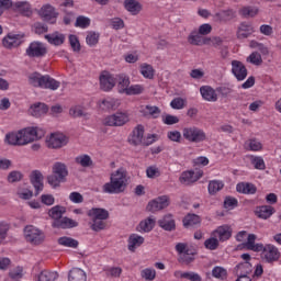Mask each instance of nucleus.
<instances>
[{"mask_svg": "<svg viewBox=\"0 0 281 281\" xmlns=\"http://www.w3.org/2000/svg\"><path fill=\"white\" fill-rule=\"evenodd\" d=\"M128 188V171L124 167L111 173L110 182L103 186L105 194H122Z\"/></svg>", "mask_w": 281, "mask_h": 281, "instance_id": "1", "label": "nucleus"}, {"mask_svg": "<svg viewBox=\"0 0 281 281\" xmlns=\"http://www.w3.org/2000/svg\"><path fill=\"white\" fill-rule=\"evenodd\" d=\"M88 216L90 218V229L92 232H102L106 229V221L109 218V211L105 209L92 207L88 211Z\"/></svg>", "mask_w": 281, "mask_h": 281, "instance_id": "2", "label": "nucleus"}, {"mask_svg": "<svg viewBox=\"0 0 281 281\" xmlns=\"http://www.w3.org/2000/svg\"><path fill=\"white\" fill-rule=\"evenodd\" d=\"M69 177V169L65 162H55L53 165V175L47 176V183L52 188H60V183H65Z\"/></svg>", "mask_w": 281, "mask_h": 281, "instance_id": "3", "label": "nucleus"}, {"mask_svg": "<svg viewBox=\"0 0 281 281\" xmlns=\"http://www.w3.org/2000/svg\"><path fill=\"white\" fill-rule=\"evenodd\" d=\"M29 82L32 87H41V89H50V91H56L60 87V81L52 78L49 75L42 76L38 72H33L29 77Z\"/></svg>", "mask_w": 281, "mask_h": 281, "instance_id": "4", "label": "nucleus"}, {"mask_svg": "<svg viewBox=\"0 0 281 281\" xmlns=\"http://www.w3.org/2000/svg\"><path fill=\"white\" fill-rule=\"evenodd\" d=\"M176 251L179 254L178 262L180 265H192L196 260L199 251L187 243H178L176 245Z\"/></svg>", "mask_w": 281, "mask_h": 281, "instance_id": "5", "label": "nucleus"}, {"mask_svg": "<svg viewBox=\"0 0 281 281\" xmlns=\"http://www.w3.org/2000/svg\"><path fill=\"white\" fill-rule=\"evenodd\" d=\"M18 133L20 136V146H25L31 144V142L41 139L45 136V131L38 127H25Z\"/></svg>", "mask_w": 281, "mask_h": 281, "instance_id": "6", "label": "nucleus"}, {"mask_svg": "<svg viewBox=\"0 0 281 281\" xmlns=\"http://www.w3.org/2000/svg\"><path fill=\"white\" fill-rule=\"evenodd\" d=\"M182 135L184 139L192 142L193 144H201V142L207 139L205 132L196 126L184 127L182 130Z\"/></svg>", "mask_w": 281, "mask_h": 281, "instance_id": "7", "label": "nucleus"}, {"mask_svg": "<svg viewBox=\"0 0 281 281\" xmlns=\"http://www.w3.org/2000/svg\"><path fill=\"white\" fill-rule=\"evenodd\" d=\"M24 237L27 243H31V245H41L45 240V234L43 231L34 226H26L24 228Z\"/></svg>", "mask_w": 281, "mask_h": 281, "instance_id": "8", "label": "nucleus"}, {"mask_svg": "<svg viewBox=\"0 0 281 281\" xmlns=\"http://www.w3.org/2000/svg\"><path fill=\"white\" fill-rule=\"evenodd\" d=\"M29 58H43L47 56V46L43 42H32L26 48Z\"/></svg>", "mask_w": 281, "mask_h": 281, "instance_id": "9", "label": "nucleus"}, {"mask_svg": "<svg viewBox=\"0 0 281 281\" xmlns=\"http://www.w3.org/2000/svg\"><path fill=\"white\" fill-rule=\"evenodd\" d=\"M128 120V114L124 112H116L110 116H106L103 124L104 126H124Z\"/></svg>", "mask_w": 281, "mask_h": 281, "instance_id": "10", "label": "nucleus"}, {"mask_svg": "<svg viewBox=\"0 0 281 281\" xmlns=\"http://www.w3.org/2000/svg\"><path fill=\"white\" fill-rule=\"evenodd\" d=\"M201 177H203L202 170H199L196 172L194 170H187L180 175L179 182L182 186H193V183H196V181H199Z\"/></svg>", "mask_w": 281, "mask_h": 281, "instance_id": "11", "label": "nucleus"}, {"mask_svg": "<svg viewBox=\"0 0 281 281\" xmlns=\"http://www.w3.org/2000/svg\"><path fill=\"white\" fill-rule=\"evenodd\" d=\"M170 205V198L168 195H161L156 198L155 200H151L147 204V212H159V210H166Z\"/></svg>", "mask_w": 281, "mask_h": 281, "instance_id": "12", "label": "nucleus"}, {"mask_svg": "<svg viewBox=\"0 0 281 281\" xmlns=\"http://www.w3.org/2000/svg\"><path fill=\"white\" fill-rule=\"evenodd\" d=\"M99 81L101 91H111L115 87V77L106 70L101 72Z\"/></svg>", "mask_w": 281, "mask_h": 281, "instance_id": "13", "label": "nucleus"}, {"mask_svg": "<svg viewBox=\"0 0 281 281\" xmlns=\"http://www.w3.org/2000/svg\"><path fill=\"white\" fill-rule=\"evenodd\" d=\"M232 74L240 82L247 78L248 70L243 61L235 59L232 61Z\"/></svg>", "mask_w": 281, "mask_h": 281, "instance_id": "14", "label": "nucleus"}, {"mask_svg": "<svg viewBox=\"0 0 281 281\" xmlns=\"http://www.w3.org/2000/svg\"><path fill=\"white\" fill-rule=\"evenodd\" d=\"M43 172L40 170H33L30 175L31 184L33 188H35V196H38V194H41L45 188V184H43Z\"/></svg>", "mask_w": 281, "mask_h": 281, "instance_id": "15", "label": "nucleus"}, {"mask_svg": "<svg viewBox=\"0 0 281 281\" xmlns=\"http://www.w3.org/2000/svg\"><path fill=\"white\" fill-rule=\"evenodd\" d=\"M261 251L265 260L268 262H277V260H280V250L271 244L263 246Z\"/></svg>", "mask_w": 281, "mask_h": 281, "instance_id": "16", "label": "nucleus"}, {"mask_svg": "<svg viewBox=\"0 0 281 281\" xmlns=\"http://www.w3.org/2000/svg\"><path fill=\"white\" fill-rule=\"evenodd\" d=\"M23 43V35L9 33L3 40L2 45L7 49H13V47H19Z\"/></svg>", "mask_w": 281, "mask_h": 281, "instance_id": "17", "label": "nucleus"}, {"mask_svg": "<svg viewBox=\"0 0 281 281\" xmlns=\"http://www.w3.org/2000/svg\"><path fill=\"white\" fill-rule=\"evenodd\" d=\"M212 41V37H203L202 34L198 31H193L188 36V42L190 45H195L198 47H201L202 45H210V42Z\"/></svg>", "mask_w": 281, "mask_h": 281, "instance_id": "18", "label": "nucleus"}, {"mask_svg": "<svg viewBox=\"0 0 281 281\" xmlns=\"http://www.w3.org/2000/svg\"><path fill=\"white\" fill-rule=\"evenodd\" d=\"M69 139L67 136L63 134H53L47 142V146L49 148H63V146H67Z\"/></svg>", "mask_w": 281, "mask_h": 281, "instance_id": "19", "label": "nucleus"}, {"mask_svg": "<svg viewBox=\"0 0 281 281\" xmlns=\"http://www.w3.org/2000/svg\"><path fill=\"white\" fill-rule=\"evenodd\" d=\"M159 227L165 232H175L177 229V223L172 214H167L158 221Z\"/></svg>", "mask_w": 281, "mask_h": 281, "instance_id": "20", "label": "nucleus"}, {"mask_svg": "<svg viewBox=\"0 0 281 281\" xmlns=\"http://www.w3.org/2000/svg\"><path fill=\"white\" fill-rule=\"evenodd\" d=\"M52 227L55 229H71L74 227H78V222L69 217H61L60 220L54 221L52 223Z\"/></svg>", "mask_w": 281, "mask_h": 281, "instance_id": "21", "label": "nucleus"}, {"mask_svg": "<svg viewBox=\"0 0 281 281\" xmlns=\"http://www.w3.org/2000/svg\"><path fill=\"white\" fill-rule=\"evenodd\" d=\"M216 89L212 88V86H202L200 88V93L206 102H217L218 94L216 93Z\"/></svg>", "mask_w": 281, "mask_h": 281, "instance_id": "22", "label": "nucleus"}, {"mask_svg": "<svg viewBox=\"0 0 281 281\" xmlns=\"http://www.w3.org/2000/svg\"><path fill=\"white\" fill-rule=\"evenodd\" d=\"M256 234H249L247 241L241 244V247L244 249H247L248 251H262L263 245L262 244H256Z\"/></svg>", "mask_w": 281, "mask_h": 281, "instance_id": "23", "label": "nucleus"}, {"mask_svg": "<svg viewBox=\"0 0 281 281\" xmlns=\"http://www.w3.org/2000/svg\"><path fill=\"white\" fill-rule=\"evenodd\" d=\"M254 33V26L251 23L243 22L239 24L237 30V38L243 41L244 38H249Z\"/></svg>", "mask_w": 281, "mask_h": 281, "instance_id": "24", "label": "nucleus"}, {"mask_svg": "<svg viewBox=\"0 0 281 281\" xmlns=\"http://www.w3.org/2000/svg\"><path fill=\"white\" fill-rule=\"evenodd\" d=\"M40 16L44 21H52V19H56L58 13H56V9L52 4H45L40 10Z\"/></svg>", "mask_w": 281, "mask_h": 281, "instance_id": "25", "label": "nucleus"}, {"mask_svg": "<svg viewBox=\"0 0 281 281\" xmlns=\"http://www.w3.org/2000/svg\"><path fill=\"white\" fill-rule=\"evenodd\" d=\"M236 191L239 192V194H256V192H258V188L256 184L250 182H239L236 186Z\"/></svg>", "mask_w": 281, "mask_h": 281, "instance_id": "26", "label": "nucleus"}, {"mask_svg": "<svg viewBox=\"0 0 281 281\" xmlns=\"http://www.w3.org/2000/svg\"><path fill=\"white\" fill-rule=\"evenodd\" d=\"M183 227L189 229V227H199L201 225V216L196 214L189 213L182 220Z\"/></svg>", "mask_w": 281, "mask_h": 281, "instance_id": "27", "label": "nucleus"}, {"mask_svg": "<svg viewBox=\"0 0 281 281\" xmlns=\"http://www.w3.org/2000/svg\"><path fill=\"white\" fill-rule=\"evenodd\" d=\"M144 142V125H137L134 131L131 138V144L133 146H139Z\"/></svg>", "mask_w": 281, "mask_h": 281, "instance_id": "28", "label": "nucleus"}, {"mask_svg": "<svg viewBox=\"0 0 281 281\" xmlns=\"http://www.w3.org/2000/svg\"><path fill=\"white\" fill-rule=\"evenodd\" d=\"M236 276L241 278V276H249L254 271V266L249 261H244L235 267Z\"/></svg>", "mask_w": 281, "mask_h": 281, "instance_id": "29", "label": "nucleus"}, {"mask_svg": "<svg viewBox=\"0 0 281 281\" xmlns=\"http://www.w3.org/2000/svg\"><path fill=\"white\" fill-rule=\"evenodd\" d=\"M124 8L127 12H131L133 16H137V14L142 12V3L137 0H125Z\"/></svg>", "mask_w": 281, "mask_h": 281, "instance_id": "30", "label": "nucleus"}, {"mask_svg": "<svg viewBox=\"0 0 281 281\" xmlns=\"http://www.w3.org/2000/svg\"><path fill=\"white\" fill-rule=\"evenodd\" d=\"M142 245H144V237L139 236L137 234H132L128 237V246L127 249L130 251L135 252V249H137V247H142Z\"/></svg>", "mask_w": 281, "mask_h": 281, "instance_id": "31", "label": "nucleus"}, {"mask_svg": "<svg viewBox=\"0 0 281 281\" xmlns=\"http://www.w3.org/2000/svg\"><path fill=\"white\" fill-rule=\"evenodd\" d=\"M69 281H87V273L80 268H72L68 273Z\"/></svg>", "mask_w": 281, "mask_h": 281, "instance_id": "32", "label": "nucleus"}, {"mask_svg": "<svg viewBox=\"0 0 281 281\" xmlns=\"http://www.w3.org/2000/svg\"><path fill=\"white\" fill-rule=\"evenodd\" d=\"M47 111H49V106L45 103L38 102L31 105V115H33V117H41V115H45Z\"/></svg>", "mask_w": 281, "mask_h": 281, "instance_id": "33", "label": "nucleus"}, {"mask_svg": "<svg viewBox=\"0 0 281 281\" xmlns=\"http://www.w3.org/2000/svg\"><path fill=\"white\" fill-rule=\"evenodd\" d=\"M214 234H216V237L222 243H225V240H229L232 238V229L229 226H220Z\"/></svg>", "mask_w": 281, "mask_h": 281, "instance_id": "34", "label": "nucleus"}, {"mask_svg": "<svg viewBox=\"0 0 281 281\" xmlns=\"http://www.w3.org/2000/svg\"><path fill=\"white\" fill-rule=\"evenodd\" d=\"M57 243L61 247H68L70 249H78V246L80 245V243H78L77 239H74V238L68 237V236L59 237L57 239Z\"/></svg>", "mask_w": 281, "mask_h": 281, "instance_id": "35", "label": "nucleus"}, {"mask_svg": "<svg viewBox=\"0 0 281 281\" xmlns=\"http://www.w3.org/2000/svg\"><path fill=\"white\" fill-rule=\"evenodd\" d=\"M273 212H276V209H273V206L271 205H263V206H259L256 211V214L259 218H270L273 215Z\"/></svg>", "mask_w": 281, "mask_h": 281, "instance_id": "36", "label": "nucleus"}, {"mask_svg": "<svg viewBox=\"0 0 281 281\" xmlns=\"http://www.w3.org/2000/svg\"><path fill=\"white\" fill-rule=\"evenodd\" d=\"M13 10L21 12L23 16H32V9L30 8V3L19 1L13 4Z\"/></svg>", "mask_w": 281, "mask_h": 281, "instance_id": "37", "label": "nucleus"}, {"mask_svg": "<svg viewBox=\"0 0 281 281\" xmlns=\"http://www.w3.org/2000/svg\"><path fill=\"white\" fill-rule=\"evenodd\" d=\"M66 212L67 209H65V206L56 205L48 211V216L53 218V221H60V218H63V214Z\"/></svg>", "mask_w": 281, "mask_h": 281, "instance_id": "38", "label": "nucleus"}, {"mask_svg": "<svg viewBox=\"0 0 281 281\" xmlns=\"http://www.w3.org/2000/svg\"><path fill=\"white\" fill-rule=\"evenodd\" d=\"M58 279V272L43 270L37 274L36 281H56Z\"/></svg>", "mask_w": 281, "mask_h": 281, "instance_id": "39", "label": "nucleus"}, {"mask_svg": "<svg viewBox=\"0 0 281 281\" xmlns=\"http://www.w3.org/2000/svg\"><path fill=\"white\" fill-rule=\"evenodd\" d=\"M46 41L50 43V45H63L65 43V35L64 34H58V32L54 34H47L45 35Z\"/></svg>", "mask_w": 281, "mask_h": 281, "instance_id": "40", "label": "nucleus"}, {"mask_svg": "<svg viewBox=\"0 0 281 281\" xmlns=\"http://www.w3.org/2000/svg\"><path fill=\"white\" fill-rule=\"evenodd\" d=\"M103 111H115L120 109V101L115 99L103 100L100 104Z\"/></svg>", "mask_w": 281, "mask_h": 281, "instance_id": "41", "label": "nucleus"}, {"mask_svg": "<svg viewBox=\"0 0 281 281\" xmlns=\"http://www.w3.org/2000/svg\"><path fill=\"white\" fill-rule=\"evenodd\" d=\"M215 16L218 19V21H224V23H226L227 21H232V19H236V11L223 10L216 13Z\"/></svg>", "mask_w": 281, "mask_h": 281, "instance_id": "42", "label": "nucleus"}, {"mask_svg": "<svg viewBox=\"0 0 281 281\" xmlns=\"http://www.w3.org/2000/svg\"><path fill=\"white\" fill-rule=\"evenodd\" d=\"M140 74L147 78V80H153V78H155V68H153V65L150 64H142Z\"/></svg>", "mask_w": 281, "mask_h": 281, "instance_id": "43", "label": "nucleus"}, {"mask_svg": "<svg viewBox=\"0 0 281 281\" xmlns=\"http://www.w3.org/2000/svg\"><path fill=\"white\" fill-rule=\"evenodd\" d=\"M259 10L256 7H244L240 11L239 14L244 16V19H254V16H257Z\"/></svg>", "mask_w": 281, "mask_h": 281, "instance_id": "44", "label": "nucleus"}, {"mask_svg": "<svg viewBox=\"0 0 281 281\" xmlns=\"http://www.w3.org/2000/svg\"><path fill=\"white\" fill-rule=\"evenodd\" d=\"M69 115L71 117H85V120H89V113L85 112L79 105L70 108Z\"/></svg>", "mask_w": 281, "mask_h": 281, "instance_id": "45", "label": "nucleus"}, {"mask_svg": "<svg viewBox=\"0 0 281 281\" xmlns=\"http://www.w3.org/2000/svg\"><path fill=\"white\" fill-rule=\"evenodd\" d=\"M5 142L10 146H21V138L19 132H12L5 135Z\"/></svg>", "mask_w": 281, "mask_h": 281, "instance_id": "46", "label": "nucleus"}, {"mask_svg": "<svg viewBox=\"0 0 281 281\" xmlns=\"http://www.w3.org/2000/svg\"><path fill=\"white\" fill-rule=\"evenodd\" d=\"M76 164H79L82 168H90V166H93V160L91 159V156L85 154L76 158Z\"/></svg>", "mask_w": 281, "mask_h": 281, "instance_id": "47", "label": "nucleus"}, {"mask_svg": "<svg viewBox=\"0 0 281 281\" xmlns=\"http://www.w3.org/2000/svg\"><path fill=\"white\" fill-rule=\"evenodd\" d=\"M155 223H156L155 218L147 217L145 221H142L139 223V227L143 232H146V233L153 232V229L155 228Z\"/></svg>", "mask_w": 281, "mask_h": 281, "instance_id": "48", "label": "nucleus"}, {"mask_svg": "<svg viewBox=\"0 0 281 281\" xmlns=\"http://www.w3.org/2000/svg\"><path fill=\"white\" fill-rule=\"evenodd\" d=\"M225 188L223 181L213 180L209 182V194H216V192H221Z\"/></svg>", "mask_w": 281, "mask_h": 281, "instance_id": "49", "label": "nucleus"}, {"mask_svg": "<svg viewBox=\"0 0 281 281\" xmlns=\"http://www.w3.org/2000/svg\"><path fill=\"white\" fill-rule=\"evenodd\" d=\"M99 41H100V33H95L93 31L89 32L86 37V42H87V45H89V47H95Z\"/></svg>", "mask_w": 281, "mask_h": 281, "instance_id": "50", "label": "nucleus"}, {"mask_svg": "<svg viewBox=\"0 0 281 281\" xmlns=\"http://www.w3.org/2000/svg\"><path fill=\"white\" fill-rule=\"evenodd\" d=\"M250 162L256 170H265L267 168L265 165V159L260 156H250Z\"/></svg>", "mask_w": 281, "mask_h": 281, "instance_id": "51", "label": "nucleus"}, {"mask_svg": "<svg viewBox=\"0 0 281 281\" xmlns=\"http://www.w3.org/2000/svg\"><path fill=\"white\" fill-rule=\"evenodd\" d=\"M131 86V79L128 77L121 75L119 76V88L120 93H126V89Z\"/></svg>", "mask_w": 281, "mask_h": 281, "instance_id": "52", "label": "nucleus"}, {"mask_svg": "<svg viewBox=\"0 0 281 281\" xmlns=\"http://www.w3.org/2000/svg\"><path fill=\"white\" fill-rule=\"evenodd\" d=\"M247 63H250L251 65H256L257 67H260L262 65V55L258 52H252L248 57H247Z\"/></svg>", "mask_w": 281, "mask_h": 281, "instance_id": "53", "label": "nucleus"}, {"mask_svg": "<svg viewBox=\"0 0 281 281\" xmlns=\"http://www.w3.org/2000/svg\"><path fill=\"white\" fill-rule=\"evenodd\" d=\"M213 278H216L217 280H226L227 279V270L223 267H215L212 270Z\"/></svg>", "mask_w": 281, "mask_h": 281, "instance_id": "54", "label": "nucleus"}, {"mask_svg": "<svg viewBox=\"0 0 281 281\" xmlns=\"http://www.w3.org/2000/svg\"><path fill=\"white\" fill-rule=\"evenodd\" d=\"M89 25H91V19L85 15H79L75 23V27H81V30L89 27Z\"/></svg>", "mask_w": 281, "mask_h": 281, "instance_id": "55", "label": "nucleus"}, {"mask_svg": "<svg viewBox=\"0 0 281 281\" xmlns=\"http://www.w3.org/2000/svg\"><path fill=\"white\" fill-rule=\"evenodd\" d=\"M140 276L144 280L153 281L157 278V272L153 268H146L142 270Z\"/></svg>", "mask_w": 281, "mask_h": 281, "instance_id": "56", "label": "nucleus"}, {"mask_svg": "<svg viewBox=\"0 0 281 281\" xmlns=\"http://www.w3.org/2000/svg\"><path fill=\"white\" fill-rule=\"evenodd\" d=\"M126 95H140L144 93V87L142 85H134L125 89Z\"/></svg>", "mask_w": 281, "mask_h": 281, "instance_id": "57", "label": "nucleus"}, {"mask_svg": "<svg viewBox=\"0 0 281 281\" xmlns=\"http://www.w3.org/2000/svg\"><path fill=\"white\" fill-rule=\"evenodd\" d=\"M216 91L222 98H229L234 93V89L229 86H220L216 88Z\"/></svg>", "mask_w": 281, "mask_h": 281, "instance_id": "58", "label": "nucleus"}, {"mask_svg": "<svg viewBox=\"0 0 281 281\" xmlns=\"http://www.w3.org/2000/svg\"><path fill=\"white\" fill-rule=\"evenodd\" d=\"M218 239L216 237H211L204 241V247L210 249V251L218 249Z\"/></svg>", "mask_w": 281, "mask_h": 281, "instance_id": "59", "label": "nucleus"}, {"mask_svg": "<svg viewBox=\"0 0 281 281\" xmlns=\"http://www.w3.org/2000/svg\"><path fill=\"white\" fill-rule=\"evenodd\" d=\"M180 277L183 278L184 280H190V281H202L203 280L200 277V274L196 272H181Z\"/></svg>", "mask_w": 281, "mask_h": 281, "instance_id": "60", "label": "nucleus"}, {"mask_svg": "<svg viewBox=\"0 0 281 281\" xmlns=\"http://www.w3.org/2000/svg\"><path fill=\"white\" fill-rule=\"evenodd\" d=\"M69 43L72 52H80V41L78 40V36L76 35H69Z\"/></svg>", "mask_w": 281, "mask_h": 281, "instance_id": "61", "label": "nucleus"}, {"mask_svg": "<svg viewBox=\"0 0 281 281\" xmlns=\"http://www.w3.org/2000/svg\"><path fill=\"white\" fill-rule=\"evenodd\" d=\"M23 179V173L21 171H11L8 176L9 183H18Z\"/></svg>", "mask_w": 281, "mask_h": 281, "instance_id": "62", "label": "nucleus"}, {"mask_svg": "<svg viewBox=\"0 0 281 281\" xmlns=\"http://www.w3.org/2000/svg\"><path fill=\"white\" fill-rule=\"evenodd\" d=\"M146 175L148 179H156V177H160L161 172L159 171V168L155 166L147 167Z\"/></svg>", "mask_w": 281, "mask_h": 281, "instance_id": "63", "label": "nucleus"}, {"mask_svg": "<svg viewBox=\"0 0 281 281\" xmlns=\"http://www.w3.org/2000/svg\"><path fill=\"white\" fill-rule=\"evenodd\" d=\"M170 106H171V109H176V110L183 109V106H186V100H183V98H181V97L175 98L170 102Z\"/></svg>", "mask_w": 281, "mask_h": 281, "instance_id": "64", "label": "nucleus"}]
</instances>
